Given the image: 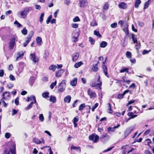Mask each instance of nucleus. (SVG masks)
Masks as SVG:
<instances>
[{
    "mask_svg": "<svg viewBox=\"0 0 154 154\" xmlns=\"http://www.w3.org/2000/svg\"><path fill=\"white\" fill-rule=\"evenodd\" d=\"M52 16L51 15H50L49 16V17L46 20V22L47 24H48L51 21V20L52 18Z\"/></svg>",
    "mask_w": 154,
    "mask_h": 154,
    "instance_id": "obj_50",
    "label": "nucleus"
},
{
    "mask_svg": "<svg viewBox=\"0 0 154 154\" xmlns=\"http://www.w3.org/2000/svg\"><path fill=\"white\" fill-rule=\"evenodd\" d=\"M44 13H42L41 14L40 17L39 21H40V22H41V23H42V21H43V17H44Z\"/></svg>",
    "mask_w": 154,
    "mask_h": 154,
    "instance_id": "obj_48",
    "label": "nucleus"
},
{
    "mask_svg": "<svg viewBox=\"0 0 154 154\" xmlns=\"http://www.w3.org/2000/svg\"><path fill=\"white\" fill-rule=\"evenodd\" d=\"M86 107L87 108L86 112V113H90V109H91V106L88 105H87L86 106Z\"/></svg>",
    "mask_w": 154,
    "mask_h": 154,
    "instance_id": "obj_52",
    "label": "nucleus"
},
{
    "mask_svg": "<svg viewBox=\"0 0 154 154\" xmlns=\"http://www.w3.org/2000/svg\"><path fill=\"white\" fill-rule=\"evenodd\" d=\"M105 62H103V65H102L103 68V70L104 73L105 75L108 78H109V75L107 72V69L106 66L105 65Z\"/></svg>",
    "mask_w": 154,
    "mask_h": 154,
    "instance_id": "obj_13",
    "label": "nucleus"
},
{
    "mask_svg": "<svg viewBox=\"0 0 154 154\" xmlns=\"http://www.w3.org/2000/svg\"><path fill=\"white\" fill-rule=\"evenodd\" d=\"M71 99V97L70 95H68L65 97L64 98V101L65 103H69L70 102Z\"/></svg>",
    "mask_w": 154,
    "mask_h": 154,
    "instance_id": "obj_20",
    "label": "nucleus"
},
{
    "mask_svg": "<svg viewBox=\"0 0 154 154\" xmlns=\"http://www.w3.org/2000/svg\"><path fill=\"white\" fill-rule=\"evenodd\" d=\"M57 68V66L55 65H52L49 67V69L52 70L53 71H54Z\"/></svg>",
    "mask_w": 154,
    "mask_h": 154,
    "instance_id": "obj_29",
    "label": "nucleus"
},
{
    "mask_svg": "<svg viewBox=\"0 0 154 154\" xmlns=\"http://www.w3.org/2000/svg\"><path fill=\"white\" fill-rule=\"evenodd\" d=\"M31 9V7H26L23 10L19 11L17 13V15L21 18H25Z\"/></svg>",
    "mask_w": 154,
    "mask_h": 154,
    "instance_id": "obj_1",
    "label": "nucleus"
},
{
    "mask_svg": "<svg viewBox=\"0 0 154 154\" xmlns=\"http://www.w3.org/2000/svg\"><path fill=\"white\" fill-rule=\"evenodd\" d=\"M85 103H82L80 105L79 107V111H81L85 107Z\"/></svg>",
    "mask_w": 154,
    "mask_h": 154,
    "instance_id": "obj_41",
    "label": "nucleus"
},
{
    "mask_svg": "<svg viewBox=\"0 0 154 154\" xmlns=\"http://www.w3.org/2000/svg\"><path fill=\"white\" fill-rule=\"evenodd\" d=\"M19 97H17L15 100V102H14L15 103L17 106L19 104Z\"/></svg>",
    "mask_w": 154,
    "mask_h": 154,
    "instance_id": "obj_56",
    "label": "nucleus"
},
{
    "mask_svg": "<svg viewBox=\"0 0 154 154\" xmlns=\"http://www.w3.org/2000/svg\"><path fill=\"white\" fill-rule=\"evenodd\" d=\"M29 98H30L31 99H32V100H34V101L33 102H34V103H36V98L34 96V95L31 96V97H29Z\"/></svg>",
    "mask_w": 154,
    "mask_h": 154,
    "instance_id": "obj_63",
    "label": "nucleus"
},
{
    "mask_svg": "<svg viewBox=\"0 0 154 154\" xmlns=\"http://www.w3.org/2000/svg\"><path fill=\"white\" fill-rule=\"evenodd\" d=\"M126 56L128 58H131L132 56L131 53L128 51H127L126 53Z\"/></svg>",
    "mask_w": 154,
    "mask_h": 154,
    "instance_id": "obj_45",
    "label": "nucleus"
},
{
    "mask_svg": "<svg viewBox=\"0 0 154 154\" xmlns=\"http://www.w3.org/2000/svg\"><path fill=\"white\" fill-rule=\"evenodd\" d=\"M39 118L41 122H42L44 120V117L42 114H40L39 115Z\"/></svg>",
    "mask_w": 154,
    "mask_h": 154,
    "instance_id": "obj_46",
    "label": "nucleus"
},
{
    "mask_svg": "<svg viewBox=\"0 0 154 154\" xmlns=\"http://www.w3.org/2000/svg\"><path fill=\"white\" fill-rule=\"evenodd\" d=\"M34 103V102H31L29 104V105L28 106L26 107L25 108V109L26 110H28L29 109H30L32 107V105Z\"/></svg>",
    "mask_w": 154,
    "mask_h": 154,
    "instance_id": "obj_30",
    "label": "nucleus"
},
{
    "mask_svg": "<svg viewBox=\"0 0 154 154\" xmlns=\"http://www.w3.org/2000/svg\"><path fill=\"white\" fill-rule=\"evenodd\" d=\"M94 34L99 37H101V35L98 31L96 30L94 31Z\"/></svg>",
    "mask_w": 154,
    "mask_h": 154,
    "instance_id": "obj_47",
    "label": "nucleus"
},
{
    "mask_svg": "<svg viewBox=\"0 0 154 154\" xmlns=\"http://www.w3.org/2000/svg\"><path fill=\"white\" fill-rule=\"evenodd\" d=\"M137 43V44L135 46L136 48V50H137V51H138V50L139 49V48H140V44L139 43Z\"/></svg>",
    "mask_w": 154,
    "mask_h": 154,
    "instance_id": "obj_62",
    "label": "nucleus"
},
{
    "mask_svg": "<svg viewBox=\"0 0 154 154\" xmlns=\"http://www.w3.org/2000/svg\"><path fill=\"white\" fill-rule=\"evenodd\" d=\"M79 55V52H76L73 54L72 56V60L73 61H76L78 59Z\"/></svg>",
    "mask_w": 154,
    "mask_h": 154,
    "instance_id": "obj_14",
    "label": "nucleus"
},
{
    "mask_svg": "<svg viewBox=\"0 0 154 154\" xmlns=\"http://www.w3.org/2000/svg\"><path fill=\"white\" fill-rule=\"evenodd\" d=\"M14 24L15 25H17L18 27H20L22 26V25L19 23L17 20H16L14 22Z\"/></svg>",
    "mask_w": 154,
    "mask_h": 154,
    "instance_id": "obj_49",
    "label": "nucleus"
},
{
    "mask_svg": "<svg viewBox=\"0 0 154 154\" xmlns=\"http://www.w3.org/2000/svg\"><path fill=\"white\" fill-rule=\"evenodd\" d=\"M11 136V134L10 133H6L5 134V137L7 139H8L10 138V137Z\"/></svg>",
    "mask_w": 154,
    "mask_h": 154,
    "instance_id": "obj_61",
    "label": "nucleus"
},
{
    "mask_svg": "<svg viewBox=\"0 0 154 154\" xmlns=\"http://www.w3.org/2000/svg\"><path fill=\"white\" fill-rule=\"evenodd\" d=\"M141 3V1L140 0H136L135 4V8H137Z\"/></svg>",
    "mask_w": 154,
    "mask_h": 154,
    "instance_id": "obj_28",
    "label": "nucleus"
},
{
    "mask_svg": "<svg viewBox=\"0 0 154 154\" xmlns=\"http://www.w3.org/2000/svg\"><path fill=\"white\" fill-rule=\"evenodd\" d=\"M98 105V104L97 103H96L92 108V111L93 112L94 111L95 109L97 107Z\"/></svg>",
    "mask_w": 154,
    "mask_h": 154,
    "instance_id": "obj_58",
    "label": "nucleus"
},
{
    "mask_svg": "<svg viewBox=\"0 0 154 154\" xmlns=\"http://www.w3.org/2000/svg\"><path fill=\"white\" fill-rule=\"evenodd\" d=\"M49 101L50 102L55 103L56 101V98L55 96H51L50 97Z\"/></svg>",
    "mask_w": 154,
    "mask_h": 154,
    "instance_id": "obj_22",
    "label": "nucleus"
},
{
    "mask_svg": "<svg viewBox=\"0 0 154 154\" xmlns=\"http://www.w3.org/2000/svg\"><path fill=\"white\" fill-rule=\"evenodd\" d=\"M108 104L109 106V108L108 109V112L110 113H112V111L111 109V105L109 103H108Z\"/></svg>",
    "mask_w": 154,
    "mask_h": 154,
    "instance_id": "obj_43",
    "label": "nucleus"
},
{
    "mask_svg": "<svg viewBox=\"0 0 154 154\" xmlns=\"http://www.w3.org/2000/svg\"><path fill=\"white\" fill-rule=\"evenodd\" d=\"M150 2V0H148L147 2H146L144 5L143 9H145L147 8L149 6V2Z\"/></svg>",
    "mask_w": 154,
    "mask_h": 154,
    "instance_id": "obj_34",
    "label": "nucleus"
},
{
    "mask_svg": "<svg viewBox=\"0 0 154 154\" xmlns=\"http://www.w3.org/2000/svg\"><path fill=\"white\" fill-rule=\"evenodd\" d=\"M120 126V125L118 124L117 126H114L113 128H111L109 127L108 128V131H114V129L116 128H118Z\"/></svg>",
    "mask_w": 154,
    "mask_h": 154,
    "instance_id": "obj_23",
    "label": "nucleus"
},
{
    "mask_svg": "<svg viewBox=\"0 0 154 154\" xmlns=\"http://www.w3.org/2000/svg\"><path fill=\"white\" fill-rule=\"evenodd\" d=\"M3 99L5 100H8L10 98V94L9 92H4L2 95Z\"/></svg>",
    "mask_w": 154,
    "mask_h": 154,
    "instance_id": "obj_7",
    "label": "nucleus"
},
{
    "mask_svg": "<svg viewBox=\"0 0 154 154\" xmlns=\"http://www.w3.org/2000/svg\"><path fill=\"white\" fill-rule=\"evenodd\" d=\"M113 148H114V146L110 147L108 148L107 149H106V150H104L103 151V152H108L109 151L111 150Z\"/></svg>",
    "mask_w": 154,
    "mask_h": 154,
    "instance_id": "obj_60",
    "label": "nucleus"
},
{
    "mask_svg": "<svg viewBox=\"0 0 154 154\" xmlns=\"http://www.w3.org/2000/svg\"><path fill=\"white\" fill-rule=\"evenodd\" d=\"M66 87L65 80H63L58 85V91L59 92H62L65 90Z\"/></svg>",
    "mask_w": 154,
    "mask_h": 154,
    "instance_id": "obj_4",
    "label": "nucleus"
},
{
    "mask_svg": "<svg viewBox=\"0 0 154 154\" xmlns=\"http://www.w3.org/2000/svg\"><path fill=\"white\" fill-rule=\"evenodd\" d=\"M88 3L86 0H80L79 1V6L81 7L84 8L87 6Z\"/></svg>",
    "mask_w": 154,
    "mask_h": 154,
    "instance_id": "obj_9",
    "label": "nucleus"
},
{
    "mask_svg": "<svg viewBox=\"0 0 154 154\" xmlns=\"http://www.w3.org/2000/svg\"><path fill=\"white\" fill-rule=\"evenodd\" d=\"M72 27L74 28H77L79 26L78 24L73 23L71 24Z\"/></svg>",
    "mask_w": 154,
    "mask_h": 154,
    "instance_id": "obj_54",
    "label": "nucleus"
},
{
    "mask_svg": "<svg viewBox=\"0 0 154 154\" xmlns=\"http://www.w3.org/2000/svg\"><path fill=\"white\" fill-rule=\"evenodd\" d=\"M15 148H14V149H11L10 150V151L8 152V153H6L4 154H16V152L15 150Z\"/></svg>",
    "mask_w": 154,
    "mask_h": 154,
    "instance_id": "obj_27",
    "label": "nucleus"
},
{
    "mask_svg": "<svg viewBox=\"0 0 154 154\" xmlns=\"http://www.w3.org/2000/svg\"><path fill=\"white\" fill-rule=\"evenodd\" d=\"M128 115L131 117L129 118L130 119H133L136 117L137 115H134L133 113L132 112H130L128 113Z\"/></svg>",
    "mask_w": 154,
    "mask_h": 154,
    "instance_id": "obj_24",
    "label": "nucleus"
},
{
    "mask_svg": "<svg viewBox=\"0 0 154 154\" xmlns=\"http://www.w3.org/2000/svg\"><path fill=\"white\" fill-rule=\"evenodd\" d=\"M73 21L74 22H77L80 21V20L79 17L77 16L73 19Z\"/></svg>",
    "mask_w": 154,
    "mask_h": 154,
    "instance_id": "obj_51",
    "label": "nucleus"
},
{
    "mask_svg": "<svg viewBox=\"0 0 154 154\" xmlns=\"http://www.w3.org/2000/svg\"><path fill=\"white\" fill-rule=\"evenodd\" d=\"M71 150H75L78 153H80L81 152V148L80 147L75 146L73 145L71 146Z\"/></svg>",
    "mask_w": 154,
    "mask_h": 154,
    "instance_id": "obj_16",
    "label": "nucleus"
},
{
    "mask_svg": "<svg viewBox=\"0 0 154 154\" xmlns=\"http://www.w3.org/2000/svg\"><path fill=\"white\" fill-rule=\"evenodd\" d=\"M131 38L134 43H137V38L135 37V36L134 34H132Z\"/></svg>",
    "mask_w": 154,
    "mask_h": 154,
    "instance_id": "obj_33",
    "label": "nucleus"
},
{
    "mask_svg": "<svg viewBox=\"0 0 154 154\" xmlns=\"http://www.w3.org/2000/svg\"><path fill=\"white\" fill-rule=\"evenodd\" d=\"M129 69L128 68H124V69H121L120 70V72L121 73L124 72H128Z\"/></svg>",
    "mask_w": 154,
    "mask_h": 154,
    "instance_id": "obj_37",
    "label": "nucleus"
},
{
    "mask_svg": "<svg viewBox=\"0 0 154 154\" xmlns=\"http://www.w3.org/2000/svg\"><path fill=\"white\" fill-rule=\"evenodd\" d=\"M89 41L90 42L91 44L92 45H94V44L95 40L91 37H90Z\"/></svg>",
    "mask_w": 154,
    "mask_h": 154,
    "instance_id": "obj_53",
    "label": "nucleus"
},
{
    "mask_svg": "<svg viewBox=\"0 0 154 154\" xmlns=\"http://www.w3.org/2000/svg\"><path fill=\"white\" fill-rule=\"evenodd\" d=\"M33 141L34 143L37 144H40L42 143L44 144L45 143V141L42 138H41L39 139L38 138L34 137L33 139Z\"/></svg>",
    "mask_w": 154,
    "mask_h": 154,
    "instance_id": "obj_6",
    "label": "nucleus"
},
{
    "mask_svg": "<svg viewBox=\"0 0 154 154\" xmlns=\"http://www.w3.org/2000/svg\"><path fill=\"white\" fill-rule=\"evenodd\" d=\"M21 32L24 35H26L27 34V30L26 29V27H24L23 29L21 30Z\"/></svg>",
    "mask_w": 154,
    "mask_h": 154,
    "instance_id": "obj_39",
    "label": "nucleus"
},
{
    "mask_svg": "<svg viewBox=\"0 0 154 154\" xmlns=\"http://www.w3.org/2000/svg\"><path fill=\"white\" fill-rule=\"evenodd\" d=\"M49 93L48 92H45L42 94V97L45 98H47L49 97Z\"/></svg>",
    "mask_w": 154,
    "mask_h": 154,
    "instance_id": "obj_36",
    "label": "nucleus"
},
{
    "mask_svg": "<svg viewBox=\"0 0 154 154\" xmlns=\"http://www.w3.org/2000/svg\"><path fill=\"white\" fill-rule=\"evenodd\" d=\"M17 39V37L16 36H13L12 38L10 39L8 46L9 49L11 50L13 48L15 44V40Z\"/></svg>",
    "mask_w": 154,
    "mask_h": 154,
    "instance_id": "obj_3",
    "label": "nucleus"
},
{
    "mask_svg": "<svg viewBox=\"0 0 154 154\" xmlns=\"http://www.w3.org/2000/svg\"><path fill=\"white\" fill-rule=\"evenodd\" d=\"M102 85V82L100 80V76L95 78L92 82L91 86L93 87H98L100 88Z\"/></svg>",
    "mask_w": 154,
    "mask_h": 154,
    "instance_id": "obj_2",
    "label": "nucleus"
},
{
    "mask_svg": "<svg viewBox=\"0 0 154 154\" xmlns=\"http://www.w3.org/2000/svg\"><path fill=\"white\" fill-rule=\"evenodd\" d=\"M83 64V63L82 62L80 61L75 63L74 65V67L76 68H78Z\"/></svg>",
    "mask_w": 154,
    "mask_h": 154,
    "instance_id": "obj_25",
    "label": "nucleus"
},
{
    "mask_svg": "<svg viewBox=\"0 0 154 154\" xmlns=\"http://www.w3.org/2000/svg\"><path fill=\"white\" fill-rule=\"evenodd\" d=\"M97 25V23L95 21H93L91 22L90 25L92 26H94Z\"/></svg>",
    "mask_w": 154,
    "mask_h": 154,
    "instance_id": "obj_55",
    "label": "nucleus"
},
{
    "mask_svg": "<svg viewBox=\"0 0 154 154\" xmlns=\"http://www.w3.org/2000/svg\"><path fill=\"white\" fill-rule=\"evenodd\" d=\"M88 93L90 98H93L96 96V94L95 92H93L90 89L88 90Z\"/></svg>",
    "mask_w": 154,
    "mask_h": 154,
    "instance_id": "obj_12",
    "label": "nucleus"
},
{
    "mask_svg": "<svg viewBox=\"0 0 154 154\" xmlns=\"http://www.w3.org/2000/svg\"><path fill=\"white\" fill-rule=\"evenodd\" d=\"M107 45V43L106 42L103 41L100 44V47L101 48H105L106 47Z\"/></svg>",
    "mask_w": 154,
    "mask_h": 154,
    "instance_id": "obj_32",
    "label": "nucleus"
},
{
    "mask_svg": "<svg viewBox=\"0 0 154 154\" xmlns=\"http://www.w3.org/2000/svg\"><path fill=\"white\" fill-rule=\"evenodd\" d=\"M101 138L102 141L105 142V140H108L109 138V135L106 133L103 134L101 137Z\"/></svg>",
    "mask_w": 154,
    "mask_h": 154,
    "instance_id": "obj_11",
    "label": "nucleus"
},
{
    "mask_svg": "<svg viewBox=\"0 0 154 154\" xmlns=\"http://www.w3.org/2000/svg\"><path fill=\"white\" fill-rule=\"evenodd\" d=\"M24 54L23 52H19L17 54L16 61L19 58H21L23 56Z\"/></svg>",
    "mask_w": 154,
    "mask_h": 154,
    "instance_id": "obj_21",
    "label": "nucleus"
},
{
    "mask_svg": "<svg viewBox=\"0 0 154 154\" xmlns=\"http://www.w3.org/2000/svg\"><path fill=\"white\" fill-rule=\"evenodd\" d=\"M57 83V81L56 80L54 82L52 83L50 85V87L51 89H53L54 87L56 85Z\"/></svg>",
    "mask_w": 154,
    "mask_h": 154,
    "instance_id": "obj_35",
    "label": "nucleus"
},
{
    "mask_svg": "<svg viewBox=\"0 0 154 154\" xmlns=\"http://www.w3.org/2000/svg\"><path fill=\"white\" fill-rule=\"evenodd\" d=\"M30 56V59L35 63L38 62V59L34 54H31Z\"/></svg>",
    "mask_w": 154,
    "mask_h": 154,
    "instance_id": "obj_10",
    "label": "nucleus"
},
{
    "mask_svg": "<svg viewBox=\"0 0 154 154\" xmlns=\"http://www.w3.org/2000/svg\"><path fill=\"white\" fill-rule=\"evenodd\" d=\"M10 80L12 81H14L15 80V78L14 76L12 74H11L9 76Z\"/></svg>",
    "mask_w": 154,
    "mask_h": 154,
    "instance_id": "obj_57",
    "label": "nucleus"
},
{
    "mask_svg": "<svg viewBox=\"0 0 154 154\" xmlns=\"http://www.w3.org/2000/svg\"><path fill=\"white\" fill-rule=\"evenodd\" d=\"M18 111L15 109H14L12 110V115L14 116V115L16 114L17 113Z\"/></svg>",
    "mask_w": 154,
    "mask_h": 154,
    "instance_id": "obj_64",
    "label": "nucleus"
},
{
    "mask_svg": "<svg viewBox=\"0 0 154 154\" xmlns=\"http://www.w3.org/2000/svg\"><path fill=\"white\" fill-rule=\"evenodd\" d=\"M36 42L38 45H41L42 44V38L39 37H37L36 38Z\"/></svg>",
    "mask_w": 154,
    "mask_h": 154,
    "instance_id": "obj_19",
    "label": "nucleus"
},
{
    "mask_svg": "<svg viewBox=\"0 0 154 154\" xmlns=\"http://www.w3.org/2000/svg\"><path fill=\"white\" fill-rule=\"evenodd\" d=\"M34 33V32L33 31H31L29 33L28 36L27 37V38L31 40L32 37Z\"/></svg>",
    "mask_w": 154,
    "mask_h": 154,
    "instance_id": "obj_26",
    "label": "nucleus"
},
{
    "mask_svg": "<svg viewBox=\"0 0 154 154\" xmlns=\"http://www.w3.org/2000/svg\"><path fill=\"white\" fill-rule=\"evenodd\" d=\"M77 79L76 78H74L70 82L71 85L73 86H75L77 83Z\"/></svg>",
    "mask_w": 154,
    "mask_h": 154,
    "instance_id": "obj_17",
    "label": "nucleus"
},
{
    "mask_svg": "<svg viewBox=\"0 0 154 154\" xmlns=\"http://www.w3.org/2000/svg\"><path fill=\"white\" fill-rule=\"evenodd\" d=\"M109 5L108 3L106 2L105 3L103 7V9L105 10H107L109 7Z\"/></svg>",
    "mask_w": 154,
    "mask_h": 154,
    "instance_id": "obj_40",
    "label": "nucleus"
},
{
    "mask_svg": "<svg viewBox=\"0 0 154 154\" xmlns=\"http://www.w3.org/2000/svg\"><path fill=\"white\" fill-rule=\"evenodd\" d=\"M64 71V70L63 69H60L58 71L56 72V76L57 77H61Z\"/></svg>",
    "mask_w": 154,
    "mask_h": 154,
    "instance_id": "obj_18",
    "label": "nucleus"
},
{
    "mask_svg": "<svg viewBox=\"0 0 154 154\" xmlns=\"http://www.w3.org/2000/svg\"><path fill=\"white\" fill-rule=\"evenodd\" d=\"M117 25L116 23H114L111 25V26L112 28H115L117 27Z\"/></svg>",
    "mask_w": 154,
    "mask_h": 154,
    "instance_id": "obj_59",
    "label": "nucleus"
},
{
    "mask_svg": "<svg viewBox=\"0 0 154 154\" xmlns=\"http://www.w3.org/2000/svg\"><path fill=\"white\" fill-rule=\"evenodd\" d=\"M145 143H146V145H147L148 146H149V144L151 143V141L150 139H147L145 140Z\"/></svg>",
    "mask_w": 154,
    "mask_h": 154,
    "instance_id": "obj_42",
    "label": "nucleus"
},
{
    "mask_svg": "<svg viewBox=\"0 0 154 154\" xmlns=\"http://www.w3.org/2000/svg\"><path fill=\"white\" fill-rule=\"evenodd\" d=\"M133 130V128L132 127H130L127 128L124 132L125 137L124 138H125Z\"/></svg>",
    "mask_w": 154,
    "mask_h": 154,
    "instance_id": "obj_8",
    "label": "nucleus"
},
{
    "mask_svg": "<svg viewBox=\"0 0 154 154\" xmlns=\"http://www.w3.org/2000/svg\"><path fill=\"white\" fill-rule=\"evenodd\" d=\"M98 69L99 68L97 67H96L95 66H93L91 70L93 71L96 72L98 70Z\"/></svg>",
    "mask_w": 154,
    "mask_h": 154,
    "instance_id": "obj_44",
    "label": "nucleus"
},
{
    "mask_svg": "<svg viewBox=\"0 0 154 154\" xmlns=\"http://www.w3.org/2000/svg\"><path fill=\"white\" fill-rule=\"evenodd\" d=\"M127 4L124 2H121L119 5V7L120 8L125 9L127 8Z\"/></svg>",
    "mask_w": 154,
    "mask_h": 154,
    "instance_id": "obj_15",
    "label": "nucleus"
},
{
    "mask_svg": "<svg viewBox=\"0 0 154 154\" xmlns=\"http://www.w3.org/2000/svg\"><path fill=\"white\" fill-rule=\"evenodd\" d=\"M30 41H31V40L29 39H28L26 38V42H24L23 43V46L24 47H26L27 46V44H28L29 42Z\"/></svg>",
    "mask_w": 154,
    "mask_h": 154,
    "instance_id": "obj_38",
    "label": "nucleus"
},
{
    "mask_svg": "<svg viewBox=\"0 0 154 154\" xmlns=\"http://www.w3.org/2000/svg\"><path fill=\"white\" fill-rule=\"evenodd\" d=\"M99 138V137L95 134H92L89 137V139L91 140H92L94 143L97 142Z\"/></svg>",
    "mask_w": 154,
    "mask_h": 154,
    "instance_id": "obj_5",
    "label": "nucleus"
},
{
    "mask_svg": "<svg viewBox=\"0 0 154 154\" xmlns=\"http://www.w3.org/2000/svg\"><path fill=\"white\" fill-rule=\"evenodd\" d=\"M35 79L34 77H32L30 78L29 83L31 85H32L35 82Z\"/></svg>",
    "mask_w": 154,
    "mask_h": 154,
    "instance_id": "obj_31",
    "label": "nucleus"
}]
</instances>
